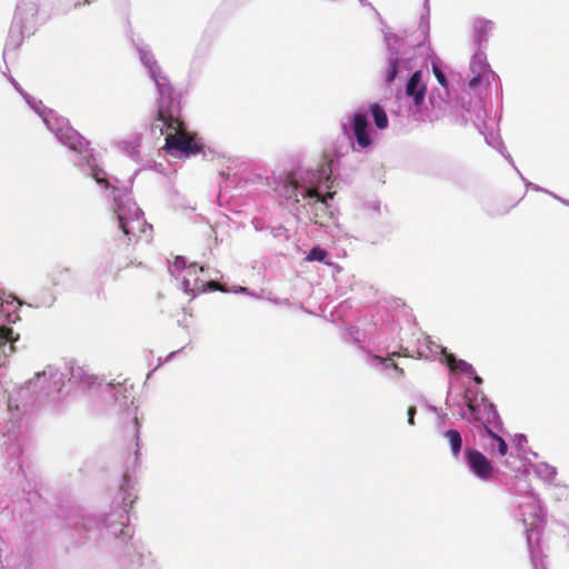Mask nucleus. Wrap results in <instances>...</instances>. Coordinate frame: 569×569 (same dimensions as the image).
Segmentation results:
<instances>
[{
	"mask_svg": "<svg viewBox=\"0 0 569 569\" xmlns=\"http://www.w3.org/2000/svg\"><path fill=\"white\" fill-rule=\"evenodd\" d=\"M156 120L162 123L153 126V128H159L160 134L164 133L166 128V150H177L187 157L203 150V144L198 140L197 134L187 131L184 122L168 107L163 104L158 107Z\"/></svg>",
	"mask_w": 569,
	"mask_h": 569,
	"instance_id": "nucleus-1",
	"label": "nucleus"
},
{
	"mask_svg": "<svg viewBox=\"0 0 569 569\" xmlns=\"http://www.w3.org/2000/svg\"><path fill=\"white\" fill-rule=\"evenodd\" d=\"M466 405L469 416L468 421L478 423L482 429V433L488 429L501 430L502 421L496 407L483 396L468 389L465 395Z\"/></svg>",
	"mask_w": 569,
	"mask_h": 569,
	"instance_id": "nucleus-2",
	"label": "nucleus"
},
{
	"mask_svg": "<svg viewBox=\"0 0 569 569\" xmlns=\"http://www.w3.org/2000/svg\"><path fill=\"white\" fill-rule=\"evenodd\" d=\"M117 219L119 228L131 240L132 237H138L139 233L146 231L147 221L143 212L130 198L122 199L121 197L114 198Z\"/></svg>",
	"mask_w": 569,
	"mask_h": 569,
	"instance_id": "nucleus-3",
	"label": "nucleus"
},
{
	"mask_svg": "<svg viewBox=\"0 0 569 569\" xmlns=\"http://www.w3.org/2000/svg\"><path fill=\"white\" fill-rule=\"evenodd\" d=\"M38 13L39 6L36 2H20L14 10L9 29L10 34L20 39L32 34L38 26Z\"/></svg>",
	"mask_w": 569,
	"mask_h": 569,
	"instance_id": "nucleus-4",
	"label": "nucleus"
},
{
	"mask_svg": "<svg viewBox=\"0 0 569 569\" xmlns=\"http://www.w3.org/2000/svg\"><path fill=\"white\" fill-rule=\"evenodd\" d=\"M466 460L471 471L480 479L488 480L493 475L492 462L478 450H467Z\"/></svg>",
	"mask_w": 569,
	"mask_h": 569,
	"instance_id": "nucleus-5",
	"label": "nucleus"
},
{
	"mask_svg": "<svg viewBox=\"0 0 569 569\" xmlns=\"http://www.w3.org/2000/svg\"><path fill=\"white\" fill-rule=\"evenodd\" d=\"M57 134L59 140L72 151L77 153L88 151L89 141L73 128L60 129Z\"/></svg>",
	"mask_w": 569,
	"mask_h": 569,
	"instance_id": "nucleus-6",
	"label": "nucleus"
},
{
	"mask_svg": "<svg viewBox=\"0 0 569 569\" xmlns=\"http://www.w3.org/2000/svg\"><path fill=\"white\" fill-rule=\"evenodd\" d=\"M368 120L365 113H355L352 121V130L358 144L367 148L371 144L370 137L367 132Z\"/></svg>",
	"mask_w": 569,
	"mask_h": 569,
	"instance_id": "nucleus-7",
	"label": "nucleus"
},
{
	"mask_svg": "<svg viewBox=\"0 0 569 569\" xmlns=\"http://www.w3.org/2000/svg\"><path fill=\"white\" fill-rule=\"evenodd\" d=\"M421 82V72L416 71L410 77L406 86V93L410 97H413V101L416 106H420L425 100L426 87L420 84Z\"/></svg>",
	"mask_w": 569,
	"mask_h": 569,
	"instance_id": "nucleus-8",
	"label": "nucleus"
},
{
	"mask_svg": "<svg viewBox=\"0 0 569 569\" xmlns=\"http://www.w3.org/2000/svg\"><path fill=\"white\" fill-rule=\"evenodd\" d=\"M18 340L12 328L0 326V360L14 352L13 343Z\"/></svg>",
	"mask_w": 569,
	"mask_h": 569,
	"instance_id": "nucleus-9",
	"label": "nucleus"
},
{
	"mask_svg": "<svg viewBox=\"0 0 569 569\" xmlns=\"http://www.w3.org/2000/svg\"><path fill=\"white\" fill-rule=\"evenodd\" d=\"M496 429H488L486 432H481V437H488L490 439V443H488L487 451L495 456L498 453L499 456H506L508 452L507 442L495 431Z\"/></svg>",
	"mask_w": 569,
	"mask_h": 569,
	"instance_id": "nucleus-10",
	"label": "nucleus"
},
{
	"mask_svg": "<svg viewBox=\"0 0 569 569\" xmlns=\"http://www.w3.org/2000/svg\"><path fill=\"white\" fill-rule=\"evenodd\" d=\"M150 74H151V78L154 80V82L158 87L159 93L161 96V101L159 102L158 107L160 104H163L164 107H168L171 110L170 106L164 104V99L168 98L171 100V96H172V87L170 86L169 79L166 76H159L158 73H156V70L151 66H150Z\"/></svg>",
	"mask_w": 569,
	"mask_h": 569,
	"instance_id": "nucleus-11",
	"label": "nucleus"
},
{
	"mask_svg": "<svg viewBox=\"0 0 569 569\" xmlns=\"http://www.w3.org/2000/svg\"><path fill=\"white\" fill-rule=\"evenodd\" d=\"M473 29L477 34L478 42L487 40L488 36L495 29L493 22L486 19H477L473 23Z\"/></svg>",
	"mask_w": 569,
	"mask_h": 569,
	"instance_id": "nucleus-12",
	"label": "nucleus"
},
{
	"mask_svg": "<svg viewBox=\"0 0 569 569\" xmlns=\"http://www.w3.org/2000/svg\"><path fill=\"white\" fill-rule=\"evenodd\" d=\"M370 112L372 114L375 124L377 126L378 129L383 130L388 127L389 120L386 111L381 106H379L378 103L371 104Z\"/></svg>",
	"mask_w": 569,
	"mask_h": 569,
	"instance_id": "nucleus-13",
	"label": "nucleus"
},
{
	"mask_svg": "<svg viewBox=\"0 0 569 569\" xmlns=\"http://www.w3.org/2000/svg\"><path fill=\"white\" fill-rule=\"evenodd\" d=\"M445 437L450 445L452 455L457 457L462 448L461 435L459 431L451 429L445 432Z\"/></svg>",
	"mask_w": 569,
	"mask_h": 569,
	"instance_id": "nucleus-14",
	"label": "nucleus"
},
{
	"mask_svg": "<svg viewBox=\"0 0 569 569\" xmlns=\"http://www.w3.org/2000/svg\"><path fill=\"white\" fill-rule=\"evenodd\" d=\"M399 60L398 58H391L388 61V69L386 73V81L388 83L392 82L398 74Z\"/></svg>",
	"mask_w": 569,
	"mask_h": 569,
	"instance_id": "nucleus-15",
	"label": "nucleus"
},
{
	"mask_svg": "<svg viewBox=\"0 0 569 569\" xmlns=\"http://www.w3.org/2000/svg\"><path fill=\"white\" fill-rule=\"evenodd\" d=\"M328 256V252L320 248V247H313L308 256L306 257L307 261H325Z\"/></svg>",
	"mask_w": 569,
	"mask_h": 569,
	"instance_id": "nucleus-16",
	"label": "nucleus"
},
{
	"mask_svg": "<svg viewBox=\"0 0 569 569\" xmlns=\"http://www.w3.org/2000/svg\"><path fill=\"white\" fill-rule=\"evenodd\" d=\"M452 372H462V373H467V375H475V368L468 363L467 361L462 360V359H458L453 369L451 370Z\"/></svg>",
	"mask_w": 569,
	"mask_h": 569,
	"instance_id": "nucleus-17",
	"label": "nucleus"
},
{
	"mask_svg": "<svg viewBox=\"0 0 569 569\" xmlns=\"http://www.w3.org/2000/svg\"><path fill=\"white\" fill-rule=\"evenodd\" d=\"M373 359L379 361V363L383 365L386 368L395 369L400 377L405 375L403 369L400 368L396 362H393L391 358H381L379 356H375Z\"/></svg>",
	"mask_w": 569,
	"mask_h": 569,
	"instance_id": "nucleus-18",
	"label": "nucleus"
},
{
	"mask_svg": "<svg viewBox=\"0 0 569 569\" xmlns=\"http://www.w3.org/2000/svg\"><path fill=\"white\" fill-rule=\"evenodd\" d=\"M331 160H328L319 170L318 183H321L322 179H325L327 183L331 178Z\"/></svg>",
	"mask_w": 569,
	"mask_h": 569,
	"instance_id": "nucleus-19",
	"label": "nucleus"
},
{
	"mask_svg": "<svg viewBox=\"0 0 569 569\" xmlns=\"http://www.w3.org/2000/svg\"><path fill=\"white\" fill-rule=\"evenodd\" d=\"M91 176L97 183L102 184L106 188L110 187L109 181L106 179V172L102 169L92 168Z\"/></svg>",
	"mask_w": 569,
	"mask_h": 569,
	"instance_id": "nucleus-20",
	"label": "nucleus"
},
{
	"mask_svg": "<svg viewBox=\"0 0 569 569\" xmlns=\"http://www.w3.org/2000/svg\"><path fill=\"white\" fill-rule=\"evenodd\" d=\"M302 198H315L317 202H321V203H325L326 202V197L325 196H321L317 188H306L303 193H302Z\"/></svg>",
	"mask_w": 569,
	"mask_h": 569,
	"instance_id": "nucleus-21",
	"label": "nucleus"
},
{
	"mask_svg": "<svg viewBox=\"0 0 569 569\" xmlns=\"http://www.w3.org/2000/svg\"><path fill=\"white\" fill-rule=\"evenodd\" d=\"M169 263L178 271L187 268L186 258L182 256H174L171 260H169Z\"/></svg>",
	"mask_w": 569,
	"mask_h": 569,
	"instance_id": "nucleus-22",
	"label": "nucleus"
},
{
	"mask_svg": "<svg viewBox=\"0 0 569 569\" xmlns=\"http://www.w3.org/2000/svg\"><path fill=\"white\" fill-rule=\"evenodd\" d=\"M442 356L445 358L446 365L448 366V368L451 371L453 369V367H455V365H456L458 359L455 357V355H452L450 352H447L446 349L442 350Z\"/></svg>",
	"mask_w": 569,
	"mask_h": 569,
	"instance_id": "nucleus-23",
	"label": "nucleus"
},
{
	"mask_svg": "<svg viewBox=\"0 0 569 569\" xmlns=\"http://www.w3.org/2000/svg\"><path fill=\"white\" fill-rule=\"evenodd\" d=\"M433 73H435V77L438 80V82L442 87H447V80H446V76L443 74V72L439 68L435 67L433 68Z\"/></svg>",
	"mask_w": 569,
	"mask_h": 569,
	"instance_id": "nucleus-24",
	"label": "nucleus"
},
{
	"mask_svg": "<svg viewBox=\"0 0 569 569\" xmlns=\"http://www.w3.org/2000/svg\"><path fill=\"white\" fill-rule=\"evenodd\" d=\"M182 284H183V290H184L187 293H190L191 296H194V295H196V291H197L198 289H200L199 287H198V288H196V286H193V287H192V286H191V283H190V280H189V279H187V278H184V279H183Z\"/></svg>",
	"mask_w": 569,
	"mask_h": 569,
	"instance_id": "nucleus-25",
	"label": "nucleus"
},
{
	"mask_svg": "<svg viewBox=\"0 0 569 569\" xmlns=\"http://www.w3.org/2000/svg\"><path fill=\"white\" fill-rule=\"evenodd\" d=\"M417 410H416V407L415 406H410L408 408V423L410 426H413L415 425V415H416Z\"/></svg>",
	"mask_w": 569,
	"mask_h": 569,
	"instance_id": "nucleus-26",
	"label": "nucleus"
},
{
	"mask_svg": "<svg viewBox=\"0 0 569 569\" xmlns=\"http://www.w3.org/2000/svg\"><path fill=\"white\" fill-rule=\"evenodd\" d=\"M143 62L148 67L149 70H150V66H151L156 70V73H158L159 66L157 64V62L154 60H152L151 58H143Z\"/></svg>",
	"mask_w": 569,
	"mask_h": 569,
	"instance_id": "nucleus-27",
	"label": "nucleus"
},
{
	"mask_svg": "<svg viewBox=\"0 0 569 569\" xmlns=\"http://www.w3.org/2000/svg\"><path fill=\"white\" fill-rule=\"evenodd\" d=\"M198 271L202 272L203 267H198L196 263H192L188 267V273L189 274H196Z\"/></svg>",
	"mask_w": 569,
	"mask_h": 569,
	"instance_id": "nucleus-28",
	"label": "nucleus"
},
{
	"mask_svg": "<svg viewBox=\"0 0 569 569\" xmlns=\"http://www.w3.org/2000/svg\"><path fill=\"white\" fill-rule=\"evenodd\" d=\"M141 266H142L141 261L130 260V262L126 264V268H128V267H141Z\"/></svg>",
	"mask_w": 569,
	"mask_h": 569,
	"instance_id": "nucleus-29",
	"label": "nucleus"
},
{
	"mask_svg": "<svg viewBox=\"0 0 569 569\" xmlns=\"http://www.w3.org/2000/svg\"><path fill=\"white\" fill-rule=\"evenodd\" d=\"M472 376H473V380H475V382H476L477 385H481V383H482V379H481L479 376H477L476 373H475V375H472Z\"/></svg>",
	"mask_w": 569,
	"mask_h": 569,
	"instance_id": "nucleus-30",
	"label": "nucleus"
},
{
	"mask_svg": "<svg viewBox=\"0 0 569 569\" xmlns=\"http://www.w3.org/2000/svg\"><path fill=\"white\" fill-rule=\"evenodd\" d=\"M291 184H292V188H293L295 190H297V189H298V183H297L296 181H292V182H291Z\"/></svg>",
	"mask_w": 569,
	"mask_h": 569,
	"instance_id": "nucleus-31",
	"label": "nucleus"
},
{
	"mask_svg": "<svg viewBox=\"0 0 569 569\" xmlns=\"http://www.w3.org/2000/svg\"><path fill=\"white\" fill-rule=\"evenodd\" d=\"M477 81H478V79H476V78H475V79H472V80L470 81V86H471V87H472V86H475V83H476Z\"/></svg>",
	"mask_w": 569,
	"mask_h": 569,
	"instance_id": "nucleus-32",
	"label": "nucleus"
},
{
	"mask_svg": "<svg viewBox=\"0 0 569 569\" xmlns=\"http://www.w3.org/2000/svg\"><path fill=\"white\" fill-rule=\"evenodd\" d=\"M11 83H12L16 88H18V84H17V82H16L13 79H11Z\"/></svg>",
	"mask_w": 569,
	"mask_h": 569,
	"instance_id": "nucleus-33",
	"label": "nucleus"
},
{
	"mask_svg": "<svg viewBox=\"0 0 569 569\" xmlns=\"http://www.w3.org/2000/svg\"><path fill=\"white\" fill-rule=\"evenodd\" d=\"M333 194H335V193H332V192H328V193H327V197H328V198H332V197H333Z\"/></svg>",
	"mask_w": 569,
	"mask_h": 569,
	"instance_id": "nucleus-34",
	"label": "nucleus"
},
{
	"mask_svg": "<svg viewBox=\"0 0 569 569\" xmlns=\"http://www.w3.org/2000/svg\"><path fill=\"white\" fill-rule=\"evenodd\" d=\"M91 0H84V3H90Z\"/></svg>",
	"mask_w": 569,
	"mask_h": 569,
	"instance_id": "nucleus-35",
	"label": "nucleus"
}]
</instances>
